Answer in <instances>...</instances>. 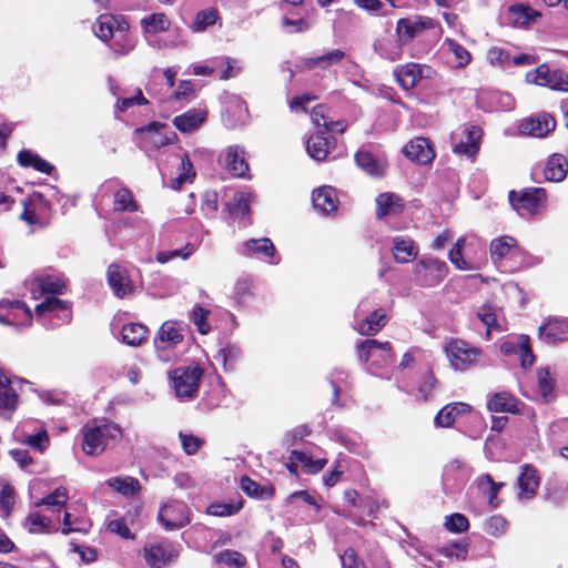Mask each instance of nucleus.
<instances>
[{"mask_svg": "<svg viewBox=\"0 0 568 568\" xmlns=\"http://www.w3.org/2000/svg\"><path fill=\"white\" fill-rule=\"evenodd\" d=\"M109 487L123 496H134L140 490V483L130 476L112 477L106 480Z\"/></svg>", "mask_w": 568, "mask_h": 568, "instance_id": "42", "label": "nucleus"}, {"mask_svg": "<svg viewBox=\"0 0 568 568\" xmlns=\"http://www.w3.org/2000/svg\"><path fill=\"white\" fill-rule=\"evenodd\" d=\"M82 449L88 455H99L121 437L118 424L106 419L87 423L82 430Z\"/></svg>", "mask_w": 568, "mask_h": 568, "instance_id": "1", "label": "nucleus"}, {"mask_svg": "<svg viewBox=\"0 0 568 568\" xmlns=\"http://www.w3.org/2000/svg\"><path fill=\"white\" fill-rule=\"evenodd\" d=\"M539 334L549 344L565 341L568 338V322L550 321L539 328Z\"/></svg>", "mask_w": 568, "mask_h": 568, "instance_id": "37", "label": "nucleus"}, {"mask_svg": "<svg viewBox=\"0 0 568 568\" xmlns=\"http://www.w3.org/2000/svg\"><path fill=\"white\" fill-rule=\"evenodd\" d=\"M59 312H63V321L70 320L67 304L58 297H47L44 302L36 306V314L38 316H42L44 313L57 314Z\"/></svg>", "mask_w": 568, "mask_h": 568, "instance_id": "44", "label": "nucleus"}, {"mask_svg": "<svg viewBox=\"0 0 568 568\" xmlns=\"http://www.w3.org/2000/svg\"><path fill=\"white\" fill-rule=\"evenodd\" d=\"M69 499L68 491L64 487H59L54 489L52 493L41 498L39 501L34 504L36 507L45 506L48 508H57L60 511V508L64 507Z\"/></svg>", "mask_w": 568, "mask_h": 568, "instance_id": "46", "label": "nucleus"}, {"mask_svg": "<svg viewBox=\"0 0 568 568\" xmlns=\"http://www.w3.org/2000/svg\"><path fill=\"white\" fill-rule=\"evenodd\" d=\"M526 81L555 91L568 92V74L559 69H550L547 64H540L528 71Z\"/></svg>", "mask_w": 568, "mask_h": 568, "instance_id": "5", "label": "nucleus"}, {"mask_svg": "<svg viewBox=\"0 0 568 568\" xmlns=\"http://www.w3.org/2000/svg\"><path fill=\"white\" fill-rule=\"evenodd\" d=\"M224 169L235 178H243L248 171L244 151L236 145L229 146L221 160Z\"/></svg>", "mask_w": 568, "mask_h": 568, "instance_id": "19", "label": "nucleus"}, {"mask_svg": "<svg viewBox=\"0 0 568 568\" xmlns=\"http://www.w3.org/2000/svg\"><path fill=\"white\" fill-rule=\"evenodd\" d=\"M159 519L166 529L181 528L190 521L189 508L182 501L172 500L161 507Z\"/></svg>", "mask_w": 568, "mask_h": 568, "instance_id": "11", "label": "nucleus"}, {"mask_svg": "<svg viewBox=\"0 0 568 568\" xmlns=\"http://www.w3.org/2000/svg\"><path fill=\"white\" fill-rule=\"evenodd\" d=\"M568 173V161L561 154H552L549 156L544 174L547 181L550 182H560L562 181Z\"/></svg>", "mask_w": 568, "mask_h": 568, "instance_id": "33", "label": "nucleus"}, {"mask_svg": "<svg viewBox=\"0 0 568 568\" xmlns=\"http://www.w3.org/2000/svg\"><path fill=\"white\" fill-rule=\"evenodd\" d=\"M471 407L466 403H450L443 407L435 417V424L439 427H450L457 416L469 413Z\"/></svg>", "mask_w": 568, "mask_h": 568, "instance_id": "32", "label": "nucleus"}, {"mask_svg": "<svg viewBox=\"0 0 568 568\" xmlns=\"http://www.w3.org/2000/svg\"><path fill=\"white\" fill-rule=\"evenodd\" d=\"M217 564H223L232 568H242L246 564L245 557L236 550H223L214 557Z\"/></svg>", "mask_w": 568, "mask_h": 568, "instance_id": "56", "label": "nucleus"}, {"mask_svg": "<svg viewBox=\"0 0 568 568\" xmlns=\"http://www.w3.org/2000/svg\"><path fill=\"white\" fill-rule=\"evenodd\" d=\"M508 527L507 520L501 516L490 517L485 525V530L488 535L498 537L506 532Z\"/></svg>", "mask_w": 568, "mask_h": 568, "instance_id": "63", "label": "nucleus"}, {"mask_svg": "<svg viewBox=\"0 0 568 568\" xmlns=\"http://www.w3.org/2000/svg\"><path fill=\"white\" fill-rule=\"evenodd\" d=\"M344 57L345 53L342 50L336 49L317 58L305 59L304 63L307 69H313L315 67L324 69L332 64L338 63L341 60H343Z\"/></svg>", "mask_w": 568, "mask_h": 568, "instance_id": "47", "label": "nucleus"}, {"mask_svg": "<svg viewBox=\"0 0 568 568\" xmlns=\"http://www.w3.org/2000/svg\"><path fill=\"white\" fill-rule=\"evenodd\" d=\"M122 20V17L100 16L93 24V32L102 41H110L114 36L115 29L119 27L118 24H120Z\"/></svg>", "mask_w": 568, "mask_h": 568, "instance_id": "38", "label": "nucleus"}, {"mask_svg": "<svg viewBox=\"0 0 568 568\" xmlns=\"http://www.w3.org/2000/svg\"><path fill=\"white\" fill-rule=\"evenodd\" d=\"M334 140L325 136L323 132H317L308 138L306 150L311 158L316 161H323L329 153Z\"/></svg>", "mask_w": 568, "mask_h": 568, "instance_id": "30", "label": "nucleus"}, {"mask_svg": "<svg viewBox=\"0 0 568 568\" xmlns=\"http://www.w3.org/2000/svg\"><path fill=\"white\" fill-rule=\"evenodd\" d=\"M108 283L118 297L128 296L134 291V284L128 270L119 264H111L109 266Z\"/></svg>", "mask_w": 568, "mask_h": 568, "instance_id": "14", "label": "nucleus"}, {"mask_svg": "<svg viewBox=\"0 0 568 568\" xmlns=\"http://www.w3.org/2000/svg\"><path fill=\"white\" fill-rule=\"evenodd\" d=\"M444 45L447 48V51L453 54L455 67L464 68L470 62V53L455 40L446 39Z\"/></svg>", "mask_w": 568, "mask_h": 568, "instance_id": "54", "label": "nucleus"}, {"mask_svg": "<svg viewBox=\"0 0 568 568\" xmlns=\"http://www.w3.org/2000/svg\"><path fill=\"white\" fill-rule=\"evenodd\" d=\"M473 474L471 468L460 459L450 460L444 468V479L456 485L466 483Z\"/></svg>", "mask_w": 568, "mask_h": 568, "instance_id": "36", "label": "nucleus"}, {"mask_svg": "<svg viewBox=\"0 0 568 568\" xmlns=\"http://www.w3.org/2000/svg\"><path fill=\"white\" fill-rule=\"evenodd\" d=\"M376 215L382 219L387 215H397L404 209L403 199L394 193H382L376 197Z\"/></svg>", "mask_w": 568, "mask_h": 568, "instance_id": "29", "label": "nucleus"}, {"mask_svg": "<svg viewBox=\"0 0 568 568\" xmlns=\"http://www.w3.org/2000/svg\"><path fill=\"white\" fill-rule=\"evenodd\" d=\"M313 205L321 213L327 215L337 209L336 192L331 186H323L313 192Z\"/></svg>", "mask_w": 568, "mask_h": 568, "instance_id": "28", "label": "nucleus"}, {"mask_svg": "<svg viewBox=\"0 0 568 568\" xmlns=\"http://www.w3.org/2000/svg\"><path fill=\"white\" fill-rule=\"evenodd\" d=\"M358 357L363 362H369L372 366L383 367L393 362V353L388 342L381 343L376 339H366L357 345Z\"/></svg>", "mask_w": 568, "mask_h": 568, "instance_id": "8", "label": "nucleus"}, {"mask_svg": "<svg viewBox=\"0 0 568 568\" xmlns=\"http://www.w3.org/2000/svg\"><path fill=\"white\" fill-rule=\"evenodd\" d=\"M387 314L383 308H378L367 315L357 326V332L361 335H375L387 323Z\"/></svg>", "mask_w": 568, "mask_h": 568, "instance_id": "34", "label": "nucleus"}, {"mask_svg": "<svg viewBox=\"0 0 568 568\" xmlns=\"http://www.w3.org/2000/svg\"><path fill=\"white\" fill-rule=\"evenodd\" d=\"M18 162L21 166H32L37 171L45 174H50L53 170V166L48 161L29 150H22L18 153Z\"/></svg>", "mask_w": 568, "mask_h": 568, "instance_id": "43", "label": "nucleus"}, {"mask_svg": "<svg viewBox=\"0 0 568 568\" xmlns=\"http://www.w3.org/2000/svg\"><path fill=\"white\" fill-rule=\"evenodd\" d=\"M459 142H455L454 152L467 156H474L479 150V140L481 138V130L478 126L465 129L462 132Z\"/></svg>", "mask_w": 568, "mask_h": 568, "instance_id": "24", "label": "nucleus"}, {"mask_svg": "<svg viewBox=\"0 0 568 568\" xmlns=\"http://www.w3.org/2000/svg\"><path fill=\"white\" fill-rule=\"evenodd\" d=\"M520 402L508 392L495 393L488 400V409L493 413H519Z\"/></svg>", "mask_w": 568, "mask_h": 568, "instance_id": "27", "label": "nucleus"}, {"mask_svg": "<svg viewBox=\"0 0 568 568\" xmlns=\"http://www.w3.org/2000/svg\"><path fill=\"white\" fill-rule=\"evenodd\" d=\"M22 442L39 452H43L49 445V436L44 429H41L37 434L26 435Z\"/></svg>", "mask_w": 568, "mask_h": 568, "instance_id": "62", "label": "nucleus"}, {"mask_svg": "<svg viewBox=\"0 0 568 568\" xmlns=\"http://www.w3.org/2000/svg\"><path fill=\"white\" fill-rule=\"evenodd\" d=\"M170 379L180 399H192L196 396L203 371L197 365L180 366L171 371Z\"/></svg>", "mask_w": 568, "mask_h": 568, "instance_id": "4", "label": "nucleus"}, {"mask_svg": "<svg viewBox=\"0 0 568 568\" xmlns=\"http://www.w3.org/2000/svg\"><path fill=\"white\" fill-rule=\"evenodd\" d=\"M413 280L422 287L439 285L448 274L447 264L429 255H423L413 266Z\"/></svg>", "mask_w": 568, "mask_h": 568, "instance_id": "3", "label": "nucleus"}, {"mask_svg": "<svg viewBox=\"0 0 568 568\" xmlns=\"http://www.w3.org/2000/svg\"><path fill=\"white\" fill-rule=\"evenodd\" d=\"M149 328L141 323H129L122 326L121 342L133 347L141 346L148 338Z\"/></svg>", "mask_w": 568, "mask_h": 568, "instance_id": "31", "label": "nucleus"}, {"mask_svg": "<svg viewBox=\"0 0 568 568\" xmlns=\"http://www.w3.org/2000/svg\"><path fill=\"white\" fill-rule=\"evenodd\" d=\"M206 119V111L202 109H192L178 115L173 120L175 128L183 133H191L197 130Z\"/></svg>", "mask_w": 568, "mask_h": 568, "instance_id": "26", "label": "nucleus"}, {"mask_svg": "<svg viewBox=\"0 0 568 568\" xmlns=\"http://www.w3.org/2000/svg\"><path fill=\"white\" fill-rule=\"evenodd\" d=\"M224 121L229 128H235L245 123L247 119V106L245 102L235 94H231L225 99Z\"/></svg>", "mask_w": 568, "mask_h": 568, "instance_id": "18", "label": "nucleus"}, {"mask_svg": "<svg viewBox=\"0 0 568 568\" xmlns=\"http://www.w3.org/2000/svg\"><path fill=\"white\" fill-rule=\"evenodd\" d=\"M538 485L539 477L537 475V470L530 465H525L518 478L519 497L531 498L535 495Z\"/></svg>", "mask_w": 568, "mask_h": 568, "instance_id": "35", "label": "nucleus"}, {"mask_svg": "<svg viewBox=\"0 0 568 568\" xmlns=\"http://www.w3.org/2000/svg\"><path fill=\"white\" fill-rule=\"evenodd\" d=\"M476 485L481 493L487 495L490 506L497 507V494L503 484L495 483L489 475H481L476 479Z\"/></svg>", "mask_w": 568, "mask_h": 568, "instance_id": "50", "label": "nucleus"}, {"mask_svg": "<svg viewBox=\"0 0 568 568\" xmlns=\"http://www.w3.org/2000/svg\"><path fill=\"white\" fill-rule=\"evenodd\" d=\"M515 251H517V242L511 236H501L490 243V257L495 263Z\"/></svg>", "mask_w": 568, "mask_h": 568, "instance_id": "39", "label": "nucleus"}, {"mask_svg": "<svg viewBox=\"0 0 568 568\" xmlns=\"http://www.w3.org/2000/svg\"><path fill=\"white\" fill-rule=\"evenodd\" d=\"M418 245L408 236L398 235L392 241L393 257L397 263H408L418 255Z\"/></svg>", "mask_w": 568, "mask_h": 568, "instance_id": "23", "label": "nucleus"}, {"mask_svg": "<svg viewBox=\"0 0 568 568\" xmlns=\"http://www.w3.org/2000/svg\"><path fill=\"white\" fill-rule=\"evenodd\" d=\"M435 28V22L428 17L415 16L399 19L396 26V32L402 42H407L422 34L426 30Z\"/></svg>", "mask_w": 568, "mask_h": 568, "instance_id": "12", "label": "nucleus"}, {"mask_svg": "<svg viewBox=\"0 0 568 568\" xmlns=\"http://www.w3.org/2000/svg\"><path fill=\"white\" fill-rule=\"evenodd\" d=\"M487 60L493 65L507 67L510 65V54L500 47H493L487 51Z\"/></svg>", "mask_w": 568, "mask_h": 568, "instance_id": "61", "label": "nucleus"}, {"mask_svg": "<svg viewBox=\"0 0 568 568\" xmlns=\"http://www.w3.org/2000/svg\"><path fill=\"white\" fill-rule=\"evenodd\" d=\"M183 341V327L175 321H166L159 328L154 337L158 352L175 347Z\"/></svg>", "mask_w": 568, "mask_h": 568, "instance_id": "13", "label": "nucleus"}, {"mask_svg": "<svg viewBox=\"0 0 568 568\" xmlns=\"http://www.w3.org/2000/svg\"><path fill=\"white\" fill-rule=\"evenodd\" d=\"M444 352L450 367L457 372H465L478 365L483 349L462 338H448L444 344Z\"/></svg>", "mask_w": 568, "mask_h": 568, "instance_id": "2", "label": "nucleus"}, {"mask_svg": "<svg viewBox=\"0 0 568 568\" xmlns=\"http://www.w3.org/2000/svg\"><path fill=\"white\" fill-rule=\"evenodd\" d=\"M51 518L40 511H31L23 521V527L31 534H48L51 531Z\"/></svg>", "mask_w": 568, "mask_h": 568, "instance_id": "40", "label": "nucleus"}, {"mask_svg": "<svg viewBox=\"0 0 568 568\" xmlns=\"http://www.w3.org/2000/svg\"><path fill=\"white\" fill-rule=\"evenodd\" d=\"M445 527L453 532H464L468 529V519L462 514H453L446 517Z\"/></svg>", "mask_w": 568, "mask_h": 568, "instance_id": "64", "label": "nucleus"}, {"mask_svg": "<svg viewBox=\"0 0 568 568\" xmlns=\"http://www.w3.org/2000/svg\"><path fill=\"white\" fill-rule=\"evenodd\" d=\"M112 37L110 48L116 55H125L135 48V38L129 30V23L123 18Z\"/></svg>", "mask_w": 568, "mask_h": 568, "instance_id": "21", "label": "nucleus"}, {"mask_svg": "<svg viewBox=\"0 0 568 568\" xmlns=\"http://www.w3.org/2000/svg\"><path fill=\"white\" fill-rule=\"evenodd\" d=\"M393 74L403 89L410 90L423 79H434L437 72L430 65L409 62L396 67Z\"/></svg>", "mask_w": 568, "mask_h": 568, "instance_id": "7", "label": "nucleus"}, {"mask_svg": "<svg viewBox=\"0 0 568 568\" xmlns=\"http://www.w3.org/2000/svg\"><path fill=\"white\" fill-rule=\"evenodd\" d=\"M209 314L210 311L201 306H195L191 312L190 320L201 334H207L210 332L211 327L207 323Z\"/></svg>", "mask_w": 568, "mask_h": 568, "instance_id": "60", "label": "nucleus"}, {"mask_svg": "<svg viewBox=\"0 0 568 568\" xmlns=\"http://www.w3.org/2000/svg\"><path fill=\"white\" fill-rule=\"evenodd\" d=\"M375 50L377 53L388 61H396L402 58L403 49L400 44V40L387 39L379 43V45H375Z\"/></svg>", "mask_w": 568, "mask_h": 568, "instance_id": "49", "label": "nucleus"}, {"mask_svg": "<svg viewBox=\"0 0 568 568\" xmlns=\"http://www.w3.org/2000/svg\"><path fill=\"white\" fill-rule=\"evenodd\" d=\"M556 126L555 119L547 113L537 115L536 118H529L521 124V130L531 136L544 138L549 132L554 131Z\"/></svg>", "mask_w": 568, "mask_h": 568, "instance_id": "22", "label": "nucleus"}, {"mask_svg": "<svg viewBox=\"0 0 568 568\" xmlns=\"http://www.w3.org/2000/svg\"><path fill=\"white\" fill-rule=\"evenodd\" d=\"M546 191L542 187L525 189L518 196L515 191L509 193V201L520 215L538 213L546 204Z\"/></svg>", "mask_w": 568, "mask_h": 568, "instance_id": "6", "label": "nucleus"}, {"mask_svg": "<svg viewBox=\"0 0 568 568\" xmlns=\"http://www.w3.org/2000/svg\"><path fill=\"white\" fill-rule=\"evenodd\" d=\"M241 351L234 345L226 344L217 352L215 359L221 362L226 369L232 368L234 362L240 357Z\"/></svg>", "mask_w": 568, "mask_h": 568, "instance_id": "57", "label": "nucleus"}, {"mask_svg": "<svg viewBox=\"0 0 568 568\" xmlns=\"http://www.w3.org/2000/svg\"><path fill=\"white\" fill-rule=\"evenodd\" d=\"M538 392L545 402H550L554 398V378L548 368H539L537 371Z\"/></svg>", "mask_w": 568, "mask_h": 568, "instance_id": "53", "label": "nucleus"}, {"mask_svg": "<svg viewBox=\"0 0 568 568\" xmlns=\"http://www.w3.org/2000/svg\"><path fill=\"white\" fill-rule=\"evenodd\" d=\"M195 252V247L192 244H186L181 250H170V251H163L159 252L156 254V261L159 263H166L171 260H174L176 257H181L183 260H186Z\"/></svg>", "mask_w": 568, "mask_h": 568, "instance_id": "59", "label": "nucleus"}, {"mask_svg": "<svg viewBox=\"0 0 568 568\" xmlns=\"http://www.w3.org/2000/svg\"><path fill=\"white\" fill-rule=\"evenodd\" d=\"M104 187L113 190V210L115 212H136L139 210V204L134 199L133 193L125 186H119V182L116 180L108 181L104 184Z\"/></svg>", "mask_w": 568, "mask_h": 568, "instance_id": "17", "label": "nucleus"}, {"mask_svg": "<svg viewBox=\"0 0 568 568\" xmlns=\"http://www.w3.org/2000/svg\"><path fill=\"white\" fill-rule=\"evenodd\" d=\"M0 323L12 326H29L32 323V312L19 300L0 301Z\"/></svg>", "mask_w": 568, "mask_h": 568, "instance_id": "9", "label": "nucleus"}, {"mask_svg": "<svg viewBox=\"0 0 568 568\" xmlns=\"http://www.w3.org/2000/svg\"><path fill=\"white\" fill-rule=\"evenodd\" d=\"M242 254L244 256H262L267 258L271 264H277L278 260H273L275 256V246L268 237L248 240L242 245Z\"/></svg>", "mask_w": 568, "mask_h": 568, "instance_id": "20", "label": "nucleus"}, {"mask_svg": "<svg viewBox=\"0 0 568 568\" xmlns=\"http://www.w3.org/2000/svg\"><path fill=\"white\" fill-rule=\"evenodd\" d=\"M253 195L248 192H237L234 194L233 202L229 204V211L232 215L244 219L250 211V203Z\"/></svg>", "mask_w": 568, "mask_h": 568, "instance_id": "45", "label": "nucleus"}, {"mask_svg": "<svg viewBox=\"0 0 568 568\" xmlns=\"http://www.w3.org/2000/svg\"><path fill=\"white\" fill-rule=\"evenodd\" d=\"M29 290L33 298H39L44 294H62L65 290V282L54 275L39 276L29 283Z\"/></svg>", "mask_w": 568, "mask_h": 568, "instance_id": "16", "label": "nucleus"}, {"mask_svg": "<svg viewBox=\"0 0 568 568\" xmlns=\"http://www.w3.org/2000/svg\"><path fill=\"white\" fill-rule=\"evenodd\" d=\"M219 13L214 8H207L201 10L196 13L193 23L191 24V29L194 32H202L206 30L209 27L213 26L217 20Z\"/></svg>", "mask_w": 568, "mask_h": 568, "instance_id": "52", "label": "nucleus"}, {"mask_svg": "<svg viewBox=\"0 0 568 568\" xmlns=\"http://www.w3.org/2000/svg\"><path fill=\"white\" fill-rule=\"evenodd\" d=\"M465 239H458L453 248L449 251V261L462 271L473 270V266L463 257V246Z\"/></svg>", "mask_w": 568, "mask_h": 568, "instance_id": "58", "label": "nucleus"}, {"mask_svg": "<svg viewBox=\"0 0 568 568\" xmlns=\"http://www.w3.org/2000/svg\"><path fill=\"white\" fill-rule=\"evenodd\" d=\"M536 16V11L521 4L513 6L508 10V20L518 27L527 26Z\"/></svg>", "mask_w": 568, "mask_h": 568, "instance_id": "48", "label": "nucleus"}, {"mask_svg": "<svg viewBox=\"0 0 568 568\" xmlns=\"http://www.w3.org/2000/svg\"><path fill=\"white\" fill-rule=\"evenodd\" d=\"M355 161L359 168L366 171L371 175H383L384 164L379 160H376L371 152L362 149L355 154Z\"/></svg>", "mask_w": 568, "mask_h": 568, "instance_id": "41", "label": "nucleus"}, {"mask_svg": "<svg viewBox=\"0 0 568 568\" xmlns=\"http://www.w3.org/2000/svg\"><path fill=\"white\" fill-rule=\"evenodd\" d=\"M18 406V394L7 372L0 369V415L10 417Z\"/></svg>", "mask_w": 568, "mask_h": 568, "instance_id": "15", "label": "nucleus"}, {"mask_svg": "<svg viewBox=\"0 0 568 568\" xmlns=\"http://www.w3.org/2000/svg\"><path fill=\"white\" fill-rule=\"evenodd\" d=\"M291 460H293V463L298 462L303 467H305L312 474L318 473L327 464V460L324 458L313 459L307 454L297 452V450H293L291 453Z\"/></svg>", "mask_w": 568, "mask_h": 568, "instance_id": "55", "label": "nucleus"}, {"mask_svg": "<svg viewBox=\"0 0 568 568\" xmlns=\"http://www.w3.org/2000/svg\"><path fill=\"white\" fill-rule=\"evenodd\" d=\"M144 559L151 568H164L179 556L178 549L169 541H158L144 546Z\"/></svg>", "mask_w": 568, "mask_h": 568, "instance_id": "10", "label": "nucleus"}, {"mask_svg": "<svg viewBox=\"0 0 568 568\" xmlns=\"http://www.w3.org/2000/svg\"><path fill=\"white\" fill-rule=\"evenodd\" d=\"M142 28L148 33H159L170 27V21L164 13H153L141 20Z\"/></svg>", "mask_w": 568, "mask_h": 568, "instance_id": "51", "label": "nucleus"}, {"mask_svg": "<svg viewBox=\"0 0 568 568\" xmlns=\"http://www.w3.org/2000/svg\"><path fill=\"white\" fill-rule=\"evenodd\" d=\"M404 153L412 161H416L422 164L429 163L435 156L429 141L425 138L412 140L405 145Z\"/></svg>", "mask_w": 568, "mask_h": 568, "instance_id": "25", "label": "nucleus"}]
</instances>
